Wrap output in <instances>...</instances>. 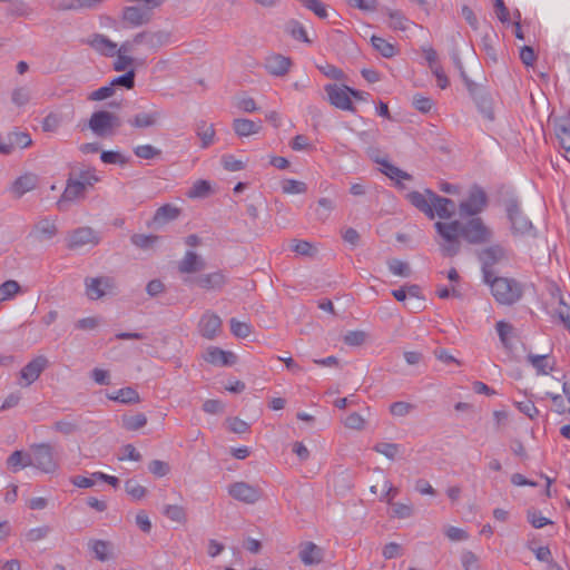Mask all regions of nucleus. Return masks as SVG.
<instances>
[{
	"label": "nucleus",
	"instance_id": "obj_1",
	"mask_svg": "<svg viewBox=\"0 0 570 570\" xmlns=\"http://www.w3.org/2000/svg\"><path fill=\"white\" fill-rule=\"evenodd\" d=\"M436 243L444 257H454L461 252L462 240L470 245H484L493 239V230L481 217L460 220L436 222Z\"/></svg>",
	"mask_w": 570,
	"mask_h": 570
},
{
	"label": "nucleus",
	"instance_id": "obj_2",
	"mask_svg": "<svg viewBox=\"0 0 570 570\" xmlns=\"http://www.w3.org/2000/svg\"><path fill=\"white\" fill-rule=\"evenodd\" d=\"M491 287V293L495 301L501 305H513L523 295L522 285L514 278L497 277L483 278Z\"/></svg>",
	"mask_w": 570,
	"mask_h": 570
},
{
	"label": "nucleus",
	"instance_id": "obj_3",
	"mask_svg": "<svg viewBox=\"0 0 570 570\" xmlns=\"http://www.w3.org/2000/svg\"><path fill=\"white\" fill-rule=\"evenodd\" d=\"M134 4L125 7L122 20L131 27H139L151 21L154 10L159 8L165 0H129Z\"/></svg>",
	"mask_w": 570,
	"mask_h": 570
},
{
	"label": "nucleus",
	"instance_id": "obj_4",
	"mask_svg": "<svg viewBox=\"0 0 570 570\" xmlns=\"http://www.w3.org/2000/svg\"><path fill=\"white\" fill-rule=\"evenodd\" d=\"M27 464L40 470L43 473H53L59 464L53 454V448L49 443H35L30 445L27 455Z\"/></svg>",
	"mask_w": 570,
	"mask_h": 570
},
{
	"label": "nucleus",
	"instance_id": "obj_5",
	"mask_svg": "<svg viewBox=\"0 0 570 570\" xmlns=\"http://www.w3.org/2000/svg\"><path fill=\"white\" fill-rule=\"evenodd\" d=\"M120 125V118L117 115L106 110L95 111L88 121L89 129L96 136L102 138L114 136Z\"/></svg>",
	"mask_w": 570,
	"mask_h": 570
},
{
	"label": "nucleus",
	"instance_id": "obj_6",
	"mask_svg": "<svg viewBox=\"0 0 570 570\" xmlns=\"http://www.w3.org/2000/svg\"><path fill=\"white\" fill-rule=\"evenodd\" d=\"M487 205L488 197L485 191L479 186H473L469 191L468 198L459 204V214L462 218L479 217L478 215L485 209Z\"/></svg>",
	"mask_w": 570,
	"mask_h": 570
},
{
	"label": "nucleus",
	"instance_id": "obj_7",
	"mask_svg": "<svg viewBox=\"0 0 570 570\" xmlns=\"http://www.w3.org/2000/svg\"><path fill=\"white\" fill-rule=\"evenodd\" d=\"M505 210L511 223L513 234L530 235L532 233V223L523 215L517 198H509L505 200Z\"/></svg>",
	"mask_w": 570,
	"mask_h": 570
},
{
	"label": "nucleus",
	"instance_id": "obj_8",
	"mask_svg": "<svg viewBox=\"0 0 570 570\" xmlns=\"http://www.w3.org/2000/svg\"><path fill=\"white\" fill-rule=\"evenodd\" d=\"M86 295L91 301H97L106 295L116 293V283L112 277L99 276L85 279Z\"/></svg>",
	"mask_w": 570,
	"mask_h": 570
},
{
	"label": "nucleus",
	"instance_id": "obj_9",
	"mask_svg": "<svg viewBox=\"0 0 570 570\" xmlns=\"http://www.w3.org/2000/svg\"><path fill=\"white\" fill-rule=\"evenodd\" d=\"M478 258L482 264L483 278L492 277V266L507 258V250L500 244L488 246L478 253Z\"/></svg>",
	"mask_w": 570,
	"mask_h": 570
},
{
	"label": "nucleus",
	"instance_id": "obj_10",
	"mask_svg": "<svg viewBox=\"0 0 570 570\" xmlns=\"http://www.w3.org/2000/svg\"><path fill=\"white\" fill-rule=\"evenodd\" d=\"M466 87L472 96L479 111L489 120L494 119V112H493V99L490 96L488 91H485L482 87L479 85L466 80Z\"/></svg>",
	"mask_w": 570,
	"mask_h": 570
},
{
	"label": "nucleus",
	"instance_id": "obj_11",
	"mask_svg": "<svg viewBox=\"0 0 570 570\" xmlns=\"http://www.w3.org/2000/svg\"><path fill=\"white\" fill-rule=\"evenodd\" d=\"M48 358L43 355H39L26 364L19 373V385L22 387L30 386L36 382L41 373L48 366Z\"/></svg>",
	"mask_w": 570,
	"mask_h": 570
},
{
	"label": "nucleus",
	"instance_id": "obj_12",
	"mask_svg": "<svg viewBox=\"0 0 570 570\" xmlns=\"http://www.w3.org/2000/svg\"><path fill=\"white\" fill-rule=\"evenodd\" d=\"M325 91L333 106L342 110L354 111L350 87L332 83L325 86Z\"/></svg>",
	"mask_w": 570,
	"mask_h": 570
},
{
	"label": "nucleus",
	"instance_id": "obj_13",
	"mask_svg": "<svg viewBox=\"0 0 570 570\" xmlns=\"http://www.w3.org/2000/svg\"><path fill=\"white\" fill-rule=\"evenodd\" d=\"M553 131L564 157L570 161V114H563L552 119Z\"/></svg>",
	"mask_w": 570,
	"mask_h": 570
},
{
	"label": "nucleus",
	"instance_id": "obj_14",
	"mask_svg": "<svg viewBox=\"0 0 570 570\" xmlns=\"http://www.w3.org/2000/svg\"><path fill=\"white\" fill-rule=\"evenodd\" d=\"M228 494L240 502L253 504L257 502L262 492L261 489L246 482H235L228 487Z\"/></svg>",
	"mask_w": 570,
	"mask_h": 570
},
{
	"label": "nucleus",
	"instance_id": "obj_15",
	"mask_svg": "<svg viewBox=\"0 0 570 570\" xmlns=\"http://www.w3.org/2000/svg\"><path fill=\"white\" fill-rule=\"evenodd\" d=\"M171 38L173 35L168 30H145L137 33V40L153 51H157L161 47L171 43Z\"/></svg>",
	"mask_w": 570,
	"mask_h": 570
},
{
	"label": "nucleus",
	"instance_id": "obj_16",
	"mask_svg": "<svg viewBox=\"0 0 570 570\" xmlns=\"http://www.w3.org/2000/svg\"><path fill=\"white\" fill-rule=\"evenodd\" d=\"M67 242L68 248L76 249L86 245H97L99 237L91 227H79L68 235Z\"/></svg>",
	"mask_w": 570,
	"mask_h": 570
},
{
	"label": "nucleus",
	"instance_id": "obj_17",
	"mask_svg": "<svg viewBox=\"0 0 570 570\" xmlns=\"http://www.w3.org/2000/svg\"><path fill=\"white\" fill-rule=\"evenodd\" d=\"M223 322L220 317L207 311L203 314L198 323V330L203 337L214 340L222 331Z\"/></svg>",
	"mask_w": 570,
	"mask_h": 570
},
{
	"label": "nucleus",
	"instance_id": "obj_18",
	"mask_svg": "<svg viewBox=\"0 0 570 570\" xmlns=\"http://www.w3.org/2000/svg\"><path fill=\"white\" fill-rule=\"evenodd\" d=\"M426 194L431 197L434 216L436 215L441 219H450L454 216L456 205L452 199L439 196L431 189H426Z\"/></svg>",
	"mask_w": 570,
	"mask_h": 570
},
{
	"label": "nucleus",
	"instance_id": "obj_19",
	"mask_svg": "<svg viewBox=\"0 0 570 570\" xmlns=\"http://www.w3.org/2000/svg\"><path fill=\"white\" fill-rule=\"evenodd\" d=\"M203 357L207 363L216 366H229L236 363V355L234 353L216 346L208 347Z\"/></svg>",
	"mask_w": 570,
	"mask_h": 570
},
{
	"label": "nucleus",
	"instance_id": "obj_20",
	"mask_svg": "<svg viewBox=\"0 0 570 570\" xmlns=\"http://www.w3.org/2000/svg\"><path fill=\"white\" fill-rule=\"evenodd\" d=\"M291 65V59L279 53L272 55L265 60L266 70L268 73L276 77L285 76L289 70Z\"/></svg>",
	"mask_w": 570,
	"mask_h": 570
},
{
	"label": "nucleus",
	"instance_id": "obj_21",
	"mask_svg": "<svg viewBox=\"0 0 570 570\" xmlns=\"http://www.w3.org/2000/svg\"><path fill=\"white\" fill-rule=\"evenodd\" d=\"M86 191L87 189L83 187L82 183L70 177L67 180L66 188L58 202V207L62 209V204L65 202H73L80 198H85Z\"/></svg>",
	"mask_w": 570,
	"mask_h": 570
},
{
	"label": "nucleus",
	"instance_id": "obj_22",
	"mask_svg": "<svg viewBox=\"0 0 570 570\" xmlns=\"http://www.w3.org/2000/svg\"><path fill=\"white\" fill-rule=\"evenodd\" d=\"M298 556L305 566L318 564L323 560L322 549L313 542L302 543Z\"/></svg>",
	"mask_w": 570,
	"mask_h": 570
},
{
	"label": "nucleus",
	"instance_id": "obj_23",
	"mask_svg": "<svg viewBox=\"0 0 570 570\" xmlns=\"http://www.w3.org/2000/svg\"><path fill=\"white\" fill-rule=\"evenodd\" d=\"M38 177L35 174H24L18 177L11 185L10 190L14 197L20 198L26 193L33 190L37 187Z\"/></svg>",
	"mask_w": 570,
	"mask_h": 570
},
{
	"label": "nucleus",
	"instance_id": "obj_24",
	"mask_svg": "<svg viewBox=\"0 0 570 570\" xmlns=\"http://www.w3.org/2000/svg\"><path fill=\"white\" fill-rule=\"evenodd\" d=\"M407 200L420 212L425 214L430 219L434 218V210L431 202V197L424 193L411 191L406 195Z\"/></svg>",
	"mask_w": 570,
	"mask_h": 570
},
{
	"label": "nucleus",
	"instance_id": "obj_25",
	"mask_svg": "<svg viewBox=\"0 0 570 570\" xmlns=\"http://www.w3.org/2000/svg\"><path fill=\"white\" fill-rule=\"evenodd\" d=\"M89 45L99 53L106 57H114L117 53V43L104 35L96 33L89 40Z\"/></svg>",
	"mask_w": 570,
	"mask_h": 570
},
{
	"label": "nucleus",
	"instance_id": "obj_26",
	"mask_svg": "<svg viewBox=\"0 0 570 570\" xmlns=\"http://www.w3.org/2000/svg\"><path fill=\"white\" fill-rule=\"evenodd\" d=\"M180 215V208L171 204L160 206L153 218V224L160 227L169 222L177 219Z\"/></svg>",
	"mask_w": 570,
	"mask_h": 570
},
{
	"label": "nucleus",
	"instance_id": "obj_27",
	"mask_svg": "<svg viewBox=\"0 0 570 570\" xmlns=\"http://www.w3.org/2000/svg\"><path fill=\"white\" fill-rule=\"evenodd\" d=\"M88 548L99 561H108L112 558V543L106 540L91 539L88 541Z\"/></svg>",
	"mask_w": 570,
	"mask_h": 570
},
{
	"label": "nucleus",
	"instance_id": "obj_28",
	"mask_svg": "<svg viewBox=\"0 0 570 570\" xmlns=\"http://www.w3.org/2000/svg\"><path fill=\"white\" fill-rule=\"evenodd\" d=\"M57 232L58 229L56 224L52 220L45 218L35 225L31 235L37 240L43 242L51 239L57 234Z\"/></svg>",
	"mask_w": 570,
	"mask_h": 570
},
{
	"label": "nucleus",
	"instance_id": "obj_29",
	"mask_svg": "<svg viewBox=\"0 0 570 570\" xmlns=\"http://www.w3.org/2000/svg\"><path fill=\"white\" fill-rule=\"evenodd\" d=\"M205 262L195 252L188 250L178 265L180 273L191 274L204 269Z\"/></svg>",
	"mask_w": 570,
	"mask_h": 570
},
{
	"label": "nucleus",
	"instance_id": "obj_30",
	"mask_svg": "<svg viewBox=\"0 0 570 570\" xmlns=\"http://www.w3.org/2000/svg\"><path fill=\"white\" fill-rule=\"evenodd\" d=\"M163 117L161 111L139 112L129 119V124L135 128H148L156 126Z\"/></svg>",
	"mask_w": 570,
	"mask_h": 570
},
{
	"label": "nucleus",
	"instance_id": "obj_31",
	"mask_svg": "<svg viewBox=\"0 0 570 570\" xmlns=\"http://www.w3.org/2000/svg\"><path fill=\"white\" fill-rule=\"evenodd\" d=\"M7 148L9 149V155L16 148H27L32 144V139L30 135L26 131H11L6 137Z\"/></svg>",
	"mask_w": 570,
	"mask_h": 570
},
{
	"label": "nucleus",
	"instance_id": "obj_32",
	"mask_svg": "<svg viewBox=\"0 0 570 570\" xmlns=\"http://www.w3.org/2000/svg\"><path fill=\"white\" fill-rule=\"evenodd\" d=\"M233 128L238 136L248 137L250 135L257 134L261 130L262 122H255L249 119L239 118L234 120Z\"/></svg>",
	"mask_w": 570,
	"mask_h": 570
},
{
	"label": "nucleus",
	"instance_id": "obj_33",
	"mask_svg": "<svg viewBox=\"0 0 570 570\" xmlns=\"http://www.w3.org/2000/svg\"><path fill=\"white\" fill-rule=\"evenodd\" d=\"M226 279L224 274L215 272L212 274H205L197 277L196 283L199 287L205 289H218L222 288Z\"/></svg>",
	"mask_w": 570,
	"mask_h": 570
},
{
	"label": "nucleus",
	"instance_id": "obj_34",
	"mask_svg": "<svg viewBox=\"0 0 570 570\" xmlns=\"http://www.w3.org/2000/svg\"><path fill=\"white\" fill-rule=\"evenodd\" d=\"M285 32L297 41L311 43L312 40L308 38L307 32L298 20L289 19L284 27Z\"/></svg>",
	"mask_w": 570,
	"mask_h": 570
},
{
	"label": "nucleus",
	"instance_id": "obj_35",
	"mask_svg": "<svg viewBox=\"0 0 570 570\" xmlns=\"http://www.w3.org/2000/svg\"><path fill=\"white\" fill-rule=\"evenodd\" d=\"M196 134L202 140V148H207L213 144L215 129L212 124H207L205 120H199L196 124Z\"/></svg>",
	"mask_w": 570,
	"mask_h": 570
},
{
	"label": "nucleus",
	"instance_id": "obj_36",
	"mask_svg": "<svg viewBox=\"0 0 570 570\" xmlns=\"http://www.w3.org/2000/svg\"><path fill=\"white\" fill-rule=\"evenodd\" d=\"M108 397L124 404L138 403L140 401L138 392L132 387L120 389L115 394L108 395Z\"/></svg>",
	"mask_w": 570,
	"mask_h": 570
},
{
	"label": "nucleus",
	"instance_id": "obj_37",
	"mask_svg": "<svg viewBox=\"0 0 570 570\" xmlns=\"http://www.w3.org/2000/svg\"><path fill=\"white\" fill-rule=\"evenodd\" d=\"M371 42L374 49L379 51L384 58H392L397 52L395 46L386 41L384 38L372 36Z\"/></svg>",
	"mask_w": 570,
	"mask_h": 570
},
{
	"label": "nucleus",
	"instance_id": "obj_38",
	"mask_svg": "<svg viewBox=\"0 0 570 570\" xmlns=\"http://www.w3.org/2000/svg\"><path fill=\"white\" fill-rule=\"evenodd\" d=\"M122 428L127 431H138L147 424V416L144 413L134 415H124L121 419Z\"/></svg>",
	"mask_w": 570,
	"mask_h": 570
},
{
	"label": "nucleus",
	"instance_id": "obj_39",
	"mask_svg": "<svg viewBox=\"0 0 570 570\" xmlns=\"http://www.w3.org/2000/svg\"><path fill=\"white\" fill-rule=\"evenodd\" d=\"M376 163L382 166L381 171L390 177L391 179L402 178V179H411V176L397 168L396 166L390 164L386 159H376Z\"/></svg>",
	"mask_w": 570,
	"mask_h": 570
},
{
	"label": "nucleus",
	"instance_id": "obj_40",
	"mask_svg": "<svg viewBox=\"0 0 570 570\" xmlns=\"http://www.w3.org/2000/svg\"><path fill=\"white\" fill-rule=\"evenodd\" d=\"M31 99V90L27 86H20L12 90L11 101L17 107L26 106Z\"/></svg>",
	"mask_w": 570,
	"mask_h": 570
},
{
	"label": "nucleus",
	"instance_id": "obj_41",
	"mask_svg": "<svg viewBox=\"0 0 570 570\" xmlns=\"http://www.w3.org/2000/svg\"><path fill=\"white\" fill-rule=\"evenodd\" d=\"M401 445L397 443L380 442L376 443L373 450L389 460H394L400 453Z\"/></svg>",
	"mask_w": 570,
	"mask_h": 570
},
{
	"label": "nucleus",
	"instance_id": "obj_42",
	"mask_svg": "<svg viewBox=\"0 0 570 570\" xmlns=\"http://www.w3.org/2000/svg\"><path fill=\"white\" fill-rule=\"evenodd\" d=\"M163 514L169 520L184 523L186 521V511L181 505L167 504L164 507Z\"/></svg>",
	"mask_w": 570,
	"mask_h": 570
},
{
	"label": "nucleus",
	"instance_id": "obj_43",
	"mask_svg": "<svg viewBox=\"0 0 570 570\" xmlns=\"http://www.w3.org/2000/svg\"><path fill=\"white\" fill-rule=\"evenodd\" d=\"M159 236L157 235H145V234H134L130 238L131 243L142 249H148L154 247V245L159 240Z\"/></svg>",
	"mask_w": 570,
	"mask_h": 570
},
{
	"label": "nucleus",
	"instance_id": "obj_44",
	"mask_svg": "<svg viewBox=\"0 0 570 570\" xmlns=\"http://www.w3.org/2000/svg\"><path fill=\"white\" fill-rule=\"evenodd\" d=\"M387 267L390 272L396 276L409 277L411 275L410 265L406 262H402L397 258L389 259Z\"/></svg>",
	"mask_w": 570,
	"mask_h": 570
},
{
	"label": "nucleus",
	"instance_id": "obj_45",
	"mask_svg": "<svg viewBox=\"0 0 570 570\" xmlns=\"http://www.w3.org/2000/svg\"><path fill=\"white\" fill-rule=\"evenodd\" d=\"M125 491L134 500H141L147 493L146 488L140 485L135 479H129L125 482Z\"/></svg>",
	"mask_w": 570,
	"mask_h": 570
},
{
	"label": "nucleus",
	"instance_id": "obj_46",
	"mask_svg": "<svg viewBox=\"0 0 570 570\" xmlns=\"http://www.w3.org/2000/svg\"><path fill=\"white\" fill-rule=\"evenodd\" d=\"M20 291L17 281L9 279L0 285V302L11 299Z\"/></svg>",
	"mask_w": 570,
	"mask_h": 570
},
{
	"label": "nucleus",
	"instance_id": "obj_47",
	"mask_svg": "<svg viewBox=\"0 0 570 570\" xmlns=\"http://www.w3.org/2000/svg\"><path fill=\"white\" fill-rule=\"evenodd\" d=\"M29 453H24L23 451H13L7 460L8 468L13 472H17L20 469L30 466L27 462H23V459L27 458Z\"/></svg>",
	"mask_w": 570,
	"mask_h": 570
},
{
	"label": "nucleus",
	"instance_id": "obj_48",
	"mask_svg": "<svg viewBox=\"0 0 570 570\" xmlns=\"http://www.w3.org/2000/svg\"><path fill=\"white\" fill-rule=\"evenodd\" d=\"M230 332L239 338H246L252 333V326L248 323L240 322L236 318L230 320Z\"/></svg>",
	"mask_w": 570,
	"mask_h": 570
},
{
	"label": "nucleus",
	"instance_id": "obj_49",
	"mask_svg": "<svg viewBox=\"0 0 570 570\" xmlns=\"http://www.w3.org/2000/svg\"><path fill=\"white\" fill-rule=\"evenodd\" d=\"M52 429L63 435H70L78 430V423L75 420L63 419L55 422Z\"/></svg>",
	"mask_w": 570,
	"mask_h": 570
},
{
	"label": "nucleus",
	"instance_id": "obj_50",
	"mask_svg": "<svg viewBox=\"0 0 570 570\" xmlns=\"http://www.w3.org/2000/svg\"><path fill=\"white\" fill-rule=\"evenodd\" d=\"M33 12V9L24 1H16L8 10V14L12 17H29Z\"/></svg>",
	"mask_w": 570,
	"mask_h": 570
},
{
	"label": "nucleus",
	"instance_id": "obj_51",
	"mask_svg": "<svg viewBox=\"0 0 570 570\" xmlns=\"http://www.w3.org/2000/svg\"><path fill=\"white\" fill-rule=\"evenodd\" d=\"M390 27L395 30H406L409 26V20L403 16V13L399 10H390Z\"/></svg>",
	"mask_w": 570,
	"mask_h": 570
},
{
	"label": "nucleus",
	"instance_id": "obj_52",
	"mask_svg": "<svg viewBox=\"0 0 570 570\" xmlns=\"http://www.w3.org/2000/svg\"><path fill=\"white\" fill-rule=\"evenodd\" d=\"M110 85L114 89L116 86H121L126 89H132L135 87V70L130 69L126 73L116 77L115 79H112Z\"/></svg>",
	"mask_w": 570,
	"mask_h": 570
},
{
	"label": "nucleus",
	"instance_id": "obj_53",
	"mask_svg": "<svg viewBox=\"0 0 570 570\" xmlns=\"http://www.w3.org/2000/svg\"><path fill=\"white\" fill-rule=\"evenodd\" d=\"M134 153L141 159H153L158 157L161 154V150L151 145H139L134 149Z\"/></svg>",
	"mask_w": 570,
	"mask_h": 570
},
{
	"label": "nucleus",
	"instance_id": "obj_54",
	"mask_svg": "<svg viewBox=\"0 0 570 570\" xmlns=\"http://www.w3.org/2000/svg\"><path fill=\"white\" fill-rule=\"evenodd\" d=\"M414 407L415 406L411 403L399 401V402H394L390 405V413L393 416L402 417V416H406L407 414H410L414 410Z\"/></svg>",
	"mask_w": 570,
	"mask_h": 570
},
{
	"label": "nucleus",
	"instance_id": "obj_55",
	"mask_svg": "<svg viewBox=\"0 0 570 570\" xmlns=\"http://www.w3.org/2000/svg\"><path fill=\"white\" fill-rule=\"evenodd\" d=\"M527 519L531 523V525L535 529H541V528L552 523L548 518L542 517L540 514V512L535 509L528 510Z\"/></svg>",
	"mask_w": 570,
	"mask_h": 570
},
{
	"label": "nucleus",
	"instance_id": "obj_56",
	"mask_svg": "<svg viewBox=\"0 0 570 570\" xmlns=\"http://www.w3.org/2000/svg\"><path fill=\"white\" fill-rule=\"evenodd\" d=\"M282 189L285 194H304L307 190V186L303 181L287 179L283 183Z\"/></svg>",
	"mask_w": 570,
	"mask_h": 570
},
{
	"label": "nucleus",
	"instance_id": "obj_57",
	"mask_svg": "<svg viewBox=\"0 0 570 570\" xmlns=\"http://www.w3.org/2000/svg\"><path fill=\"white\" fill-rule=\"evenodd\" d=\"M61 124V116L55 112H50L42 120V130L46 132L56 131Z\"/></svg>",
	"mask_w": 570,
	"mask_h": 570
},
{
	"label": "nucleus",
	"instance_id": "obj_58",
	"mask_svg": "<svg viewBox=\"0 0 570 570\" xmlns=\"http://www.w3.org/2000/svg\"><path fill=\"white\" fill-rule=\"evenodd\" d=\"M210 189V185L206 180H197L193 187L188 190L187 196L189 198H199L207 195Z\"/></svg>",
	"mask_w": 570,
	"mask_h": 570
},
{
	"label": "nucleus",
	"instance_id": "obj_59",
	"mask_svg": "<svg viewBox=\"0 0 570 570\" xmlns=\"http://www.w3.org/2000/svg\"><path fill=\"white\" fill-rule=\"evenodd\" d=\"M365 338L366 334L363 331H350L344 335V343L350 346H360Z\"/></svg>",
	"mask_w": 570,
	"mask_h": 570
},
{
	"label": "nucleus",
	"instance_id": "obj_60",
	"mask_svg": "<svg viewBox=\"0 0 570 570\" xmlns=\"http://www.w3.org/2000/svg\"><path fill=\"white\" fill-rule=\"evenodd\" d=\"M148 470L154 475L161 478L169 473L170 468L169 464L164 461L153 460L148 465Z\"/></svg>",
	"mask_w": 570,
	"mask_h": 570
},
{
	"label": "nucleus",
	"instance_id": "obj_61",
	"mask_svg": "<svg viewBox=\"0 0 570 570\" xmlns=\"http://www.w3.org/2000/svg\"><path fill=\"white\" fill-rule=\"evenodd\" d=\"M292 249L303 256H313L315 253L313 245L307 240H293Z\"/></svg>",
	"mask_w": 570,
	"mask_h": 570
},
{
	"label": "nucleus",
	"instance_id": "obj_62",
	"mask_svg": "<svg viewBox=\"0 0 570 570\" xmlns=\"http://www.w3.org/2000/svg\"><path fill=\"white\" fill-rule=\"evenodd\" d=\"M464 570H480L479 559L472 551H465L461 556Z\"/></svg>",
	"mask_w": 570,
	"mask_h": 570
},
{
	"label": "nucleus",
	"instance_id": "obj_63",
	"mask_svg": "<svg viewBox=\"0 0 570 570\" xmlns=\"http://www.w3.org/2000/svg\"><path fill=\"white\" fill-rule=\"evenodd\" d=\"M50 531L51 529L48 525L37 527L30 529L27 532L26 537L29 541L37 542L45 539L50 533Z\"/></svg>",
	"mask_w": 570,
	"mask_h": 570
},
{
	"label": "nucleus",
	"instance_id": "obj_64",
	"mask_svg": "<svg viewBox=\"0 0 570 570\" xmlns=\"http://www.w3.org/2000/svg\"><path fill=\"white\" fill-rule=\"evenodd\" d=\"M344 424L348 429L363 430L365 421L358 413L353 412L346 416Z\"/></svg>",
	"mask_w": 570,
	"mask_h": 570
}]
</instances>
